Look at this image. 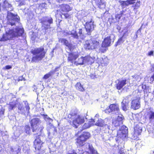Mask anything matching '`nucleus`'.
Listing matches in <instances>:
<instances>
[{
    "label": "nucleus",
    "instance_id": "obj_53",
    "mask_svg": "<svg viewBox=\"0 0 154 154\" xmlns=\"http://www.w3.org/2000/svg\"><path fill=\"white\" fill-rule=\"evenodd\" d=\"M66 0H56V1L59 3H61L65 1Z\"/></svg>",
    "mask_w": 154,
    "mask_h": 154
},
{
    "label": "nucleus",
    "instance_id": "obj_16",
    "mask_svg": "<svg viewBox=\"0 0 154 154\" xmlns=\"http://www.w3.org/2000/svg\"><path fill=\"white\" fill-rule=\"evenodd\" d=\"M79 54L75 52H69L68 54L67 61L72 63H74L75 61L79 57Z\"/></svg>",
    "mask_w": 154,
    "mask_h": 154
},
{
    "label": "nucleus",
    "instance_id": "obj_14",
    "mask_svg": "<svg viewBox=\"0 0 154 154\" xmlns=\"http://www.w3.org/2000/svg\"><path fill=\"white\" fill-rule=\"evenodd\" d=\"M124 119V117L122 115H121V116H118L116 119L112 120L113 126L116 128L119 127L123 124V120Z\"/></svg>",
    "mask_w": 154,
    "mask_h": 154
},
{
    "label": "nucleus",
    "instance_id": "obj_39",
    "mask_svg": "<svg viewBox=\"0 0 154 154\" xmlns=\"http://www.w3.org/2000/svg\"><path fill=\"white\" fill-rule=\"evenodd\" d=\"M47 122H48V125L49 127H53V125L51 123L53 121V119L49 117L48 118V119L46 121Z\"/></svg>",
    "mask_w": 154,
    "mask_h": 154
},
{
    "label": "nucleus",
    "instance_id": "obj_44",
    "mask_svg": "<svg viewBox=\"0 0 154 154\" xmlns=\"http://www.w3.org/2000/svg\"><path fill=\"white\" fill-rule=\"evenodd\" d=\"M12 68V66L10 65H6L3 67V69L4 70Z\"/></svg>",
    "mask_w": 154,
    "mask_h": 154
},
{
    "label": "nucleus",
    "instance_id": "obj_21",
    "mask_svg": "<svg viewBox=\"0 0 154 154\" xmlns=\"http://www.w3.org/2000/svg\"><path fill=\"white\" fill-rule=\"evenodd\" d=\"M126 79L119 81L118 83L116 85V89L118 90H121L126 84Z\"/></svg>",
    "mask_w": 154,
    "mask_h": 154
},
{
    "label": "nucleus",
    "instance_id": "obj_31",
    "mask_svg": "<svg viewBox=\"0 0 154 154\" xmlns=\"http://www.w3.org/2000/svg\"><path fill=\"white\" fill-rule=\"evenodd\" d=\"M55 72V71H51L48 73L44 75L43 77V79L45 80H46L49 78L52 75H54Z\"/></svg>",
    "mask_w": 154,
    "mask_h": 154
},
{
    "label": "nucleus",
    "instance_id": "obj_17",
    "mask_svg": "<svg viewBox=\"0 0 154 154\" xmlns=\"http://www.w3.org/2000/svg\"><path fill=\"white\" fill-rule=\"evenodd\" d=\"M60 9L57 10V14H59L61 11L67 12L71 10V8L70 6L66 4H62L60 5Z\"/></svg>",
    "mask_w": 154,
    "mask_h": 154
},
{
    "label": "nucleus",
    "instance_id": "obj_7",
    "mask_svg": "<svg viewBox=\"0 0 154 154\" xmlns=\"http://www.w3.org/2000/svg\"><path fill=\"white\" fill-rule=\"evenodd\" d=\"M85 122L84 117L79 115L77 117L74 119L72 121H69L70 124L75 128H77L79 126L84 123Z\"/></svg>",
    "mask_w": 154,
    "mask_h": 154
},
{
    "label": "nucleus",
    "instance_id": "obj_1",
    "mask_svg": "<svg viewBox=\"0 0 154 154\" xmlns=\"http://www.w3.org/2000/svg\"><path fill=\"white\" fill-rule=\"evenodd\" d=\"M41 122L40 120L38 118H35L32 119L29 121V123L31 126V128L28 125H26L24 126V131L26 134H30L31 133V129L33 132L38 131L40 130V132L41 133L44 128L42 126L39 127L38 125Z\"/></svg>",
    "mask_w": 154,
    "mask_h": 154
},
{
    "label": "nucleus",
    "instance_id": "obj_2",
    "mask_svg": "<svg viewBox=\"0 0 154 154\" xmlns=\"http://www.w3.org/2000/svg\"><path fill=\"white\" fill-rule=\"evenodd\" d=\"M30 52L34 56L31 59L32 62H38L41 61L45 57L46 51L44 48L41 47L32 49Z\"/></svg>",
    "mask_w": 154,
    "mask_h": 154
},
{
    "label": "nucleus",
    "instance_id": "obj_51",
    "mask_svg": "<svg viewBox=\"0 0 154 154\" xmlns=\"http://www.w3.org/2000/svg\"><path fill=\"white\" fill-rule=\"evenodd\" d=\"M42 116L43 117L45 121H46L48 119V118H49V117L46 114H43Z\"/></svg>",
    "mask_w": 154,
    "mask_h": 154
},
{
    "label": "nucleus",
    "instance_id": "obj_12",
    "mask_svg": "<svg viewBox=\"0 0 154 154\" xmlns=\"http://www.w3.org/2000/svg\"><path fill=\"white\" fill-rule=\"evenodd\" d=\"M105 111L106 113H109L112 112L117 113L118 114L120 113L119 106L117 103L110 104L109 106V108L106 109Z\"/></svg>",
    "mask_w": 154,
    "mask_h": 154
},
{
    "label": "nucleus",
    "instance_id": "obj_49",
    "mask_svg": "<svg viewBox=\"0 0 154 154\" xmlns=\"http://www.w3.org/2000/svg\"><path fill=\"white\" fill-rule=\"evenodd\" d=\"M25 108H26V111H27V112H29V110L30 108L29 106V105L28 103H27V105L26 106Z\"/></svg>",
    "mask_w": 154,
    "mask_h": 154
},
{
    "label": "nucleus",
    "instance_id": "obj_11",
    "mask_svg": "<svg viewBox=\"0 0 154 154\" xmlns=\"http://www.w3.org/2000/svg\"><path fill=\"white\" fill-rule=\"evenodd\" d=\"M95 25L94 24V21L92 18H91L89 21H87L84 25V27L87 32V35H90L91 33L94 28Z\"/></svg>",
    "mask_w": 154,
    "mask_h": 154
},
{
    "label": "nucleus",
    "instance_id": "obj_45",
    "mask_svg": "<svg viewBox=\"0 0 154 154\" xmlns=\"http://www.w3.org/2000/svg\"><path fill=\"white\" fill-rule=\"evenodd\" d=\"M4 112L5 109L2 107L1 109H0V117L4 115Z\"/></svg>",
    "mask_w": 154,
    "mask_h": 154
},
{
    "label": "nucleus",
    "instance_id": "obj_27",
    "mask_svg": "<svg viewBox=\"0 0 154 154\" xmlns=\"http://www.w3.org/2000/svg\"><path fill=\"white\" fill-rule=\"evenodd\" d=\"M2 6L4 10H7V8L11 7L12 5L7 0H4Z\"/></svg>",
    "mask_w": 154,
    "mask_h": 154
},
{
    "label": "nucleus",
    "instance_id": "obj_18",
    "mask_svg": "<svg viewBox=\"0 0 154 154\" xmlns=\"http://www.w3.org/2000/svg\"><path fill=\"white\" fill-rule=\"evenodd\" d=\"M142 124L139 123L135 125L134 127V134L136 136L140 135L142 131Z\"/></svg>",
    "mask_w": 154,
    "mask_h": 154
},
{
    "label": "nucleus",
    "instance_id": "obj_30",
    "mask_svg": "<svg viewBox=\"0 0 154 154\" xmlns=\"http://www.w3.org/2000/svg\"><path fill=\"white\" fill-rule=\"evenodd\" d=\"M88 149L91 154H99L98 153L97 151L94 149L93 146L91 145H89Z\"/></svg>",
    "mask_w": 154,
    "mask_h": 154
},
{
    "label": "nucleus",
    "instance_id": "obj_25",
    "mask_svg": "<svg viewBox=\"0 0 154 154\" xmlns=\"http://www.w3.org/2000/svg\"><path fill=\"white\" fill-rule=\"evenodd\" d=\"M129 102L126 101L125 100H123L121 102V107L122 109L124 111H126L127 110Z\"/></svg>",
    "mask_w": 154,
    "mask_h": 154
},
{
    "label": "nucleus",
    "instance_id": "obj_54",
    "mask_svg": "<svg viewBox=\"0 0 154 154\" xmlns=\"http://www.w3.org/2000/svg\"><path fill=\"white\" fill-rule=\"evenodd\" d=\"M21 79H18V81H22V80H24V81L25 80V79L23 77H21Z\"/></svg>",
    "mask_w": 154,
    "mask_h": 154
},
{
    "label": "nucleus",
    "instance_id": "obj_23",
    "mask_svg": "<svg viewBox=\"0 0 154 154\" xmlns=\"http://www.w3.org/2000/svg\"><path fill=\"white\" fill-rule=\"evenodd\" d=\"M97 122L95 123V125L97 126L100 127H103L105 126L106 125L105 123V122L104 120L100 118L96 119Z\"/></svg>",
    "mask_w": 154,
    "mask_h": 154
},
{
    "label": "nucleus",
    "instance_id": "obj_4",
    "mask_svg": "<svg viewBox=\"0 0 154 154\" xmlns=\"http://www.w3.org/2000/svg\"><path fill=\"white\" fill-rule=\"evenodd\" d=\"M39 21L41 23L42 27H43L42 30L44 31V34H45L48 29L51 28L50 24L53 23V19L51 17L48 18L47 17H44L40 19Z\"/></svg>",
    "mask_w": 154,
    "mask_h": 154
},
{
    "label": "nucleus",
    "instance_id": "obj_48",
    "mask_svg": "<svg viewBox=\"0 0 154 154\" xmlns=\"http://www.w3.org/2000/svg\"><path fill=\"white\" fill-rule=\"evenodd\" d=\"M49 129H51L52 128H54V134H56L57 133V129L56 127L54 126L53 125V127H49Z\"/></svg>",
    "mask_w": 154,
    "mask_h": 154
},
{
    "label": "nucleus",
    "instance_id": "obj_24",
    "mask_svg": "<svg viewBox=\"0 0 154 154\" xmlns=\"http://www.w3.org/2000/svg\"><path fill=\"white\" fill-rule=\"evenodd\" d=\"M75 87L76 89L79 91L82 92L85 91V88L80 82H77L75 85Z\"/></svg>",
    "mask_w": 154,
    "mask_h": 154
},
{
    "label": "nucleus",
    "instance_id": "obj_28",
    "mask_svg": "<svg viewBox=\"0 0 154 154\" xmlns=\"http://www.w3.org/2000/svg\"><path fill=\"white\" fill-rule=\"evenodd\" d=\"M99 117V115L98 114H96L94 116V119H91L88 121V123L90 126H93L95 125V121L96 120V119H98Z\"/></svg>",
    "mask_w": 154,
    "mask_h": 154
},
{
    "label": "nucleus",
    "instance_id": "obj_60",
    "mask_svg": "<svg viewBox=\"0 0 154 154\" xmlns=\"http://www.w3.org/2000/svg\"><path fill=\"white\" fill-rule=\"evenodd\" d=\"M112 43H113V41H112Z\"/></svg>",
    "mask_w": 154,
    "mask_h": 154
},
{
    "label": "nucleus",
    "instance_id": "obj_6",
    "mask_svg": "<svg viewBox=\"0 0 154 154\" xmlns=\"http://www.w3.org/2000/svg\"><path fill=\"white\" fill-rule=\"evenodd\" d=\"M128 133L127 128L125 126H122L117 131L116 137L115 139L116 141L119 143L121 139H125Z\"/></svg>",
    "mask_w": 154,
    "mask_h": 154
},
{
    "label": "nucleus",
    "instance_id": "obj_38",
    "mask_svg": "<svg viewBox=\"0 0 154 154\" xmlns=\"http://www.w3.org/2000/svg\"><path fill=\"white\" fill-rule=\"evenodd\" d=\"M60 15L61 17H62V15H63L66 19H70L71 18V15L67 13L63 14L62 13L61 14H60Z\"/></svg>",
    "mask_w": 154,
    "mask_h": 154
},
{
    "label": "nucleus",
    "instance_id": "obj_62",
    "mask_svg": "<svg viewBox=\"0 0 154 154\" xmlns=\"http://www.w3.org/2000/svg\"><path fill=\"white\" fill-rule=\"evenodd\" d=\"M143 91H145L144 89V90H143Z\"/></svg>",
    "mask_w": 154,
    "mask_h": 154
},
{
    "label": "nucleus",
    "instance_id": "obj_5",
    "mask_svg": "<svg viewBox=\"0 0 154 154\" xmlns=\"http://www.w3.org/2000/svg\"><path fill=\"white\" fill-rule=\"evenodd\" d=\"M99 45V41L94 39H90L85 42L84 47L85 50H90L97 48Z\"/></svg>",
    "mask_w": 154,
    "mask_h": 154
},
{
    "label": "nucleus",
    "instance_id": "obj_33",
    "mask_svg": "<svg viewBox=\"0 0 154 154\" xmlns=\"http://www.w3.org/2000/svg\"><path fill=\"white\" fill-rule=\"evenodd\" d=\"M83 57H82L80 58H79L77 61L74 62V64L76 66L79 65H83L84 63L83 61Z\"/></svg>",
    "mask_w": 154,
    "mask_h": 154
},
{
    "label": "nucleus",
    "instance_id": "obj_10",
    "mask_svg": "<svg viewBox=\"0 0 154 154\" xmlns=\"http://www.w3.org/2000/svg\"><path fill=\"white\" fill-rule=\"evenodd\" d=\"M20 18L17 17V15H15L13 13H10L8 15L7 19V24L11 26L15 25V22L20 21Z\"/></svg>",
    "mask_w": 154,
    "mask_h": 154
},
{
    "label": "nucleus",
    "instance_id": "obj_13",
    "mask_svg": "<svg viewBox=\"0 0 154 154\" xmlns=\"http://www.w3.org/2000/svg\"><path fill=\"white\" fill-rule=\"evenodd\" d=\"M12 31L10 29L8 32L7 31L3 34L2 37L0 39V42H5L12 40L15 35L12 34Z\"/></svg>",
    "mask_w": 154,
    "mask_h": 154
},
{
    "label": "nucleus",
    "instance_id": "obj_61",
    "mask_svg": "<svg viewBox=\"0 0 154 154\" xmlns=\"http://www.w3.org/2000/svg\"><path fill=\"white\" fill-rule=\"evenodd\" d=\"M87 152V153H89V152Z\"/></svg>",
    "mask_w": 154,
    "mask_h": 154
},
{
    "label": "nucleus",
    "instance_id": "obj_35",
    "mask_svg": "<svg viewBox=\"0 0 154 154\" xmlns=\"http://www.w3.org/2000/svg\"><path fill=\"white\" fill-rule=\"evenodd\" d=\"M16 103L14 101L10 102L9 104V110H12L16 106Z\"/></svg>",
    "mask_w": 154,
    "mask_h": 154
},
{
    "label": "nucleus",
    "instance_id": "obj_22",
    "mask_svg": "<svg viewBox=\"0 0 154 154\" xmlns=\"http://www.w3.org/2000/svg\"><path fill=\"white\" fill-rule=\"evenodd\" d=\"M59 41L61 43L67 47L69 49L71 48L72 45L69 43V41L66 38H60L59 39Z\"/></svg>",
    "mask_w": 154,
    "mask_h": 154
},
{
    "label": "nucleus",
    "instance_id": "obj_36",
    "mask_svg": "<svg viewBox=\"0 0 154 154\" xmlns=\"http://www.w3.org/2000/svg\"><path fill=\"white\" fill-rule=\"evenodd\" d=\"M73 32H71L70 35L73 38L76 39H79V37L76 31L73 30Z\"/></svg>",
    "mask_w": 154,
    "mask_h": 154
},
{
    "label": "nucleus",
    "instance_id": "obj_32",
    "mask_svg": "<svg viewBox=\"0 0 154 154\" xmlns=\"http://www.w3.org/2000/svg\"><path fill=\"white\" fill-rule=\"evenodd\" d=\"M140 1H137L134 5H132V7L133 8V10L136 13L137 12V10L140 7Z\"/></svg>",
    "mask_w": 154,
    "mask_h": 154
},
{
    "label": "nucleus",
    "instance_id": "obj_43",
    "mask_svg": "<svg viewBox=\"0 0 154 154\" xmlns=\"http://www.w3.org/2000/svg\"><path fill=\"white\" fill-rule=\"evenodd\" d=\"M91 57L88 56H86L83 57V61L84 63L88 62L91 59Z\"/></svg>",
    "mask_w": 154,
    "mask_h": 154
},
{
    "label": "nucleus",
    "instance_id": "obj_63",
    "mask_svg": "<svg viewBox=\"0 0 154 154\" xmlns=\"http://www.w3.org/2000/svg\"><path fill=\"white\" fill-rule=\"evenodd\" d=\"M38 154H40V153H38Z\"/></svg>",
    "mask_w": 154,
    "mask_h": 154
},
{
    "label": "nucleus",
    "instance_id": "obj_50",
    "mask_svg": "<svg viewBox=\"0 0 154 154\" xmlns=\"http://www.w3.org/2000/svg\"><path fill=\"white\" fill-rule=\"evenodd\" d=\"M18 109L20 111H23L24 109V107L21 104H19L18 106Z\"/></svg>",
    "mask_w": 154,
    "mask_h": 154
},
{
    "label": "nucleus",
    "instance_id": "obj_9",
    "mask_svg": "<svg viewBox=\"0 0 154 154\" xmlns=\"http://www.w3.org/2000/svg\"><path fill=\"white\" fill-rule=\"evenodd\" d=\"M35 135V138L33 142V146L35 150H40L43 147V144L44 143L40 138V135H38V134H34Z\"/></svg>",
    "mask_w": 154,
    "mask_h": 154
},
{
    "label": "nucleus",
    "instance_id": "obj_46",
    "mask_svg": "<svg viewBox=\"0 0 154 154\" xmlns=\"http://www.w3.org/2000/svg\"><path fill=\"white\" fill-rule=\"evenodd\" d=\"M129 5H133L135 3L136 0H127Z\"/></svg>",
    "mask_w": 154,
    "mask_h": 154
},
{
    "label": "nucleus",
    "instance_id": "obj_58",
    "mask_svg": "<svg viewBox=\"0 0 154 154\" xmlns=\"http://www.w3.org/2000/svg\"><path fill=\"white\" fill-rule=\"evenodd\" d=\"M143 86H142V89H143Z\"/></svg>",
    "mask_w": 154,
    "mask_h": 154
},
{
    "label": "nucleus",
    "instance_id": "obj_8",
    "mask_svg": "<svg viewBox=\"0 0 154 154\" xmlns=\"http://www.w3.org/2000/svg\"><path fill=\"white\" fill-rule=\"evenodd\" d=\"M112 39L110 36H107L102 41L101 45V47L100 50L101 52L104 53L108 50V48L111 45Z\"/></svg>",
    "mask_w": 154,
    "mask_h": 154
},
{
    "label": "nucleus",
    "instance_id": "obj_34",
    "mask_svg": "<svg viewBox=\"0 0 154 154\" xmlns=\"http://www.w3.org/2000/svg\"><path fill=\"white\" fill-rule=\"evenodd\" d=\"M119 2L120 4V5L122 8H125L129 5L127 0L125 1H119Z\"/></svg>",
    "mask_w": 154,
    "mask_h": 154
},
{
    "label": "nucleus",
    "instance_id": "obj_52",
    "mask_svg": "<svg viewBox=\"0 0 154 154\" xmlns=\"http://www.w3.org/2000/svg\"><path fill=\"white\" fill-rule=\"evenodd\" d=\"M77 113L76 112H75V113L72 112L70 114V115L71 117L77 116Z\"/></svg>",
    "mask_w": 154,
    "mask_h": 154
},
{
    "label": "nucleus",
    "instance_id": "obj_59",
    "mask_svg": "<svg viewBox=\"0 0 154 154\" xmlns=\"http://www.w3.org/2000/svg\"><path fill=\"white\" fill-rule=\"evenodd\" d=\"M1 4L0 3V8H1Z\"/></svg>",
    "mask_w": 154,
    "mask_h": 154
},
{
    "label": "nucleus",
    "instance_id": "obj_55",
    "mask_svg": "<svg viewBox=\"0 0 154 154\" xmlns=\"http://www.w3.org/2000/svg\"><path fill=\"white\" fill-rule=\"evenodd\" d=\"M66 154H77V153L75 152H73L72 153H67Z\"/></svg>",
    "mask_w": 154,
    "mask_h": 154
},
{
    "label": "nucleus",
    "instance_id": "obj_19",
    "mask_svg": "<svg viewBox=\"0 0 154 154\" xmlns=\"http://www.w3.org/2000/svg\"><path fill=\"white\" fill-rule=\"evenodd\" d=\"M13 31L12 32V34L14 35L15 36L14 38L17 37L18 36H21L24 32V30L23 28H17L15 29L16 31H14L13 29H10Z\"/></svg>",
    "mask_w": 154,
    "mask_h": 154
},
{
    "label": "nucleus",
    "instance_id": "obj_40",
    "mask_svg": "<svg viewBox=\"0 0 154 154\" xmlns=\"http://www.w3.org/2000/svg\"><path fill=\"white\" fill-rule=\"evenodd\" d=\"M90 127V125H89L88 123H85L82 126V130H84L85 129L88 128Z\"/></svg>",
    "mask_w": 154,
    "mask_h": 154
},
{
    "label": "nucleus",
    "instance_id": "obj_42",
    "mask_svg": "<svg viewBox=\"0 0 154 154\" xmlns=\"http://www.w3.org/2000/svg\"><path fill=\"white\" fill-rule=\"evenodd\" d=\"M119 146L118 145V147L119 149L118 150V153L119 154H125V152L124 151V149L123 148L121 147L119 148Z\"/></svg>",
    "mask_w": 154,
    "mask_h": 154
},
{
    "label": "nucleus",
    "instance_id": "obj_26",
    "mask_svg": "<svg viewBox=\"0 0 154 154\" xmlns=\"http://www.w3.org/2000/svg\"><path fill=\"white\" fill-rule=\"evenodd\" d=\"M79 36L81 39H83L87 35V32L85 33V31L82 29H79L78 32Z\"/></svg>",
    "mask_w": 154,
    "mask_h": 154
},
{
    "label": "nucleus",
    "instance_id": "obj_3",
    "mask_svg": "<svg viewBox=\"0 0 154 154\" xmlns=\"http://www.w3.org/2000/svg\"><path fill=\"white\" fill-rule=\"evenodd\" d=\"M91 136L90 134L87 132H84L78 136L75 140V144L77 147L80 148L84 146L86 143V141Z\"/></svg>",
    "mask_w": 154,
    "mask_h": 154
},
{
    "label": "nucleus",
    "instance_id": "obj_20",
    "mask_svg": "<svg viewBox=\"0 0 154 154\" xmlns=\"http://www.w3.org/2000/svg\"><path fill=\"white\" fill-rule=\"evenodd\" d=\"M140 107V103L139 100L136 99L133 100L131 102V108L134 110H136Z\"/></svg>",
    "mask_w": 154,
    "mask_h": 154
},
{
    "label": "nucleus",
    "instance_id": "obj_47",
    "mask_svg": "<svg viewBox=\"0 0 154 154\" xmlns=\"http://www.w3.org/2000/svg\"><path fill=\"white\" fill-rule=\"evenodd\" d=\"M154 51H149L147 54V55L149 56H154Z\"/></svg>",
    "mask_w": 154,
    "mask_h": 154
},
{
    "label": "nucleus",
    "instance_id": "obj_56",
    "mask_svg": "<svg viewBox=\"0 0 154 154\" xmlns=\"http://www.w3.org/2000/svg\"><path fill=\"white\" fill-rule=\"evenodd\" d=\"M62 21V20H59V23H58V24L59 25H60V23Z\"/></svg>",
    "mask_w": 154,
    "mask_h": 154
},
{
    "label": "nucleus",
    "instance_id": "obj_41",
    "mask_svg": "<svg viewBox=\"0 0 154 154\" xmlns=\"http://www.w3.org/2000/svg\"><path fill=\"white\" fill-rule=\"evenodd\" d=\"M123 14V12H122L120 14H117L115 16V18L116 20H119L120 19Z\"/></svg>",
    "mask_w": 154,
    "mask_h": 154
},
{
    "label": "nucleus",
    "instance_id": "obj_57",
    "mask_svg": "<svg viewBox=\"0 0 154 154\" xmlns=\"http://www.w3.org/2000/svg\"><path fill=\"white\" fill-rule=\"evenodd\" d=\"M151 77L154 80V74L152 75Z\"/></svg>",
    "mask_w": 154,
    "mask_h": 154
},
{
    "label": "nucleus",
    "instance_id": "obj_37",
    "mask_svg": "<svg viewBox=\"0 0 154 154\" xmlns=\"http://www.w3.org/2000/svg\"><path fill=\"white\" fill-rule=\"evenodd\" d=\"M123 35L118 39V40L116 42L115 44V47H116L118 45H120L121 43H122L123 42Z\"/></svg>",
    "mask_w": 154,
    "mask_h": 154
},
{
    "label": "nucleus",
    "instance_id": "obj_29",
    "mask_svg": "<svg viewBox=\"0 0 154 154\" xmlns=\"http://www.w3.org/2000/svg\"><path fill=\"white\" fill-rule=\"evenodd\" d=\"M94 1L96 5L99 8H103V7H102L103 6L104 7L105 5L101 0H94Z\"/></svg>",
    "mask_w": 154,
    "mask_h": 154
},
{
    "label": "nucleus",
    "instance_id": "obj_15",
    "mask_svg": "<svg viewBox=\"0 0 154 154\" xmlns=\"http://www.w3.org/2000/svg\"><path fill=\"white\" fill-rule=\"evenodd\" d=\"M144 118L145 120L148 119L150 122L153 123L154 125V111L151 110H147L144 114Z\"/></svg>",
    "mask_w": 154,
    "mask_h": 154
}]
</instances>
